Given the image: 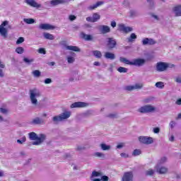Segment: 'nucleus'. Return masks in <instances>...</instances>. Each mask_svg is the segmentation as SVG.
<instances>
[{
	"instance_id": "1",
	"label": "nucleus",
	"mask_w": 181,
	"mask_h": 181,
	"mask_svg": "<svg viewBox=\"0 0 181 181\" xmlns=\"http://www.w3.org/2000/svg\"><path fill=\"white\" fill-rule=\"evenodd\" d=\"M28 136L30 139V141H34L32 143V145H35V146H39V145H42L43 142L46 141V134H40L37 135V134L35 132H30L28 134Z\"/></svg>"
},
{
	"instance_id": "7",
	"label": "nucleus",
	"mask_w": 181,
	"mask_h": 181,
	"mask_svg": "<svg viewBox=\"0 0 181 181\" xmlns=\"http://www.w3.org/2000/svg\"><path fill=\"white\" fill-rule=\"evenodd\" d=\"M142 88H144V83H136L124 87L125 91H134V90H142Z\"/></svg>"
},
{
	"instance_id": "3",
	"label": "nucleus",
	"mask_w": 181,
	"mask_h": 181,
	"mask_svg": "<svg viewBox=\"0 0 181 181\" xmlns=\"http://www.w3.org/2000/svg\"><path fill=\"white\" fill-rule=\"evenodd\" d=\"M8 29H12V25H9V21H4L0 25V35L4 39L8 38Z\"/></svg>"
},
{
	"instance_id": "26",
	"label": "nucleus",
	"mask_w": 181,
	"mask_h": 181,
	"mask_svg": "<svg viewBox=\"0 0 181 181\" xmlns=\"http://www.w3.org/2000/svg\"><path fill=\"white\" fill-rule=\"evenodd\" d=\"M138 36H136V34L132 33L129 37H127V42L129 43H132L136 40V38Z\"/></svg>"
},
{
	"instance_id": "34",
	"label": "nucleus",
	"mask_w": 181,
	"mask_h": 181,
	"mask_svg": "<svg viewBox=\"0 0 181 181\" xmlns=\"http://www.w3.org/2000/svg\"><path fill=\"white\" fill-rule=\"evenodd\" d=\"M23 22L27 23V25H33V23H36V21L33 18H23Z\"/></svg>"
},
{
	"instance_id": "35",
	"label": "nucleus",
	"mask_w": 181,
	"mask_h": 181,
	"mask_svg": "<svg viewBox=\"0 0 181 181\" xmlns=\"http://www.w3.org/2000/svg\"><path fill=\"white\" fill-rule=\"evenodd\" d=\"M93 54L96 59H101L103 57V54L99 50L93 51Z\"/></svg>"
},
{
	"instance_id": "9",
	"label": "nucleus",
	"mask_w": 181,
	"mask_h": 181,
	"mask_svg": "<svg viewBox=\"0 0 181 181\" xmlns=\"http://www.w3.org/2000/svg\"><path fill=\"white\" fill-rule=\"evenodd\" d=\"M117 30L119 32H124V33H129V32H132L134 28L132 27H127L124 23H119L117 25Z\"/></svg>"
},
{
	"instance_id": "23",
	"label": "nucleus",
	"mask_w": 181,
	"mask_h": 181,
	"mask_svg": "<svg viewBox=\"0 0 181 181\" xmlns=\"http://www.w3.org/2000/svg\"><path fill=\"white\" fill-rule=\"evenodd\" d=\"M104 1H98L96 4L90 5L88 7V9L89 11H93V9H97L98 6H101V5H103Z\"/></svg>"
},
{
	"instance_id": "56",
	"label": "nucleus",
	"mask_w": 181,
	"mask_h": 181,
	"mask_svg": "<svg viewBox=\"0 0 181 181\" xmlns=\"http://www.w3.org/2000/svg\"><path fill=\"white\" fill-rule=\"evenodd\" d=\"M69 21H76V19H77V17H76V16L74 15H70L69 16Z\"/></svg>"
},
{
	"instance_id": "16",
	"label": "nucleus",
	"mask_w": 181,
	"mask_h": 181,
	"mask_svg": "<svg viewBox=\"0 0 181 181\" xmlns=\"http://www.w3.org/2000/svg\"><path fill=\"white\" fill-rule=\"evenodd\" d=\"M69 2L70 0H52L49 4L52 6H57V5H64Z\"/></svg>"
},
{
	"instance_id": "10",
	"label": "nucleus",
	"mask_w": 181,
	"mask_h": 181,
	"mask_svg": "<svg viewBox=\"0 0 181 181\" xmlns=\"http://www.w3.org/2000/svg\"><path fill=\"white\" fill-rule=\"evenodd\" d=\"M117 46V41L114 37H108L107 38V47L109 49V50H111L112 49H115V47Z\"/></svg>"
},
{
	"instance_id": "11",
	"label": "nucleus",
	"mask_w": 181,
	"mask_h": 181,
	"mask_svg": "<svg viewBox=\"0 0 181 181\" xmlns=\"http://www.w3.org/2000/svg\"><path fill=\"white\" fill-rule=\"evenodd\" d=\"M146 61L144 59H134L130 63L131 66H136V67H141L145 64Z\"/></svg>"
},
{
	"instance_id": "41",
	"label": "nucleus",
	"mask_w": 181,
	"mask_h": 181,
	"mask_svg": "<svg viewBox=\"0 0 181 181\" xmlns=\"http://www.w3.org/2000/svg\"><path fill=\"white\" fill-rule=\"evenodd\" d=\"M26 142V136H23L21 139L17 140V144H19V145H23Z\"/></svg>"
},
{
	"instance_id": "27",
	"label": "nucleus",
	"mask_w": 181,
	"mask_h": 181,
	"mask_svg": "<svg viewBox=\"0 0 181 181\" xmlns=\"http://www.w3.org/2000/svg\"><path fill=\"white\" fill-rule=\"evenodd\" d=\"M105 59H109V60H115V54L107 52L105 53Z\"/></svg>"
},
{
	"instance_id": "42",
	"label": "nucleus",
	"mask_w": 181,
	"mask_h": 181,
	"mask_svg": "<svg viewBox=\"0 0 181 181\" xmlns=\"http://www.w3.org/2000/svg\"><path fill=\"white\" fill-rule=\"evenodd\" d=\"M98 176H103V173L97 172L95 170L92 173V177H98Z\"/></svg>"
},
{
	"instance_id": "44",
	"label": "nucleus",
	"mask_w": 181,
	"mask_h": 181,
	"mask_svg": "<svg viewBox=\"0 0 181 181\" xmlns=\"http://www.w3.org/2000/svg\"><path fill=\"white\" fill-rule=\"evenodd\" d=\"M16 53H18V54H22L23 53V52H25V49H23V47H18L16 49Z\"/></svg>"
},
{
	"instance_id": "52",
	"label": "nucleus",
	"mask_w": 181,
	"mask_h": 181,
	"mask_svg": "<svg viewBox=\"0 0 181 181\" xmlns=\"http://www.w3.org/2000/svg\"><path fill=\"white\" fill-rule=\"evenodd\" d=\"M173 67H175V65L173 64H169L166 63V69H173Z\"/></svg>"
},
{
	"instance_id": "59",
	"label": "nucleus",
	"mask_w": 181,
	"mask_h": 181,
	"mask_svg": "<svg viewBox=\"0 0 181 181\" xmlns=\"http://www.w3.org/2000/svg\"><path fill=\"white\" fill-rule=\"evenodd\" d=\"M44 83L45 84H50V83H52V79L51 78H46L45 81H44Z\"/></svg>"
},
{
	"instance_id": "54",
	"label": "nucleus",
	"mask_w": 181,
	"mask_h": 181,
	"mask_svg": "<svg viewBox=\"0 0 181 181\" xmlns=\"http://www.w3.org/2000/svg\"><path fill=\"white\" fill-rule=\"evenodd\" d=\"M108 181L110 180V177H108V176L107 175H103L101 179H100V181Z\"/></svg>"
},
{
	"instance_id": "8",
	"label": "nucleus",
	"mask_w": 181,
	"mask_h": 181,
	"mask_svg": "<svg viewBox=\"0 0 181 181\" xmlns=\"http://www.w3.org/2000/svg\"><path fill=\"white\" fill-rule=\"evenodd\" d=\"M155 169L158 175H166L169 173V168L164 165H156Z\"/></svg>"
},
{
	"instance_id": "18",
	"label": "nucleus",
	"mask_w": 181,
	"mask_h": 181,
	"mask_svg": "<svg viewBox=\"0 0 181 181\" xmlns=\"http://www.w3.org/2000/svg\"><path fill=\"white\" fill-rule=\"evenodd\" d=\"M24 1L27 5H29L33 8H40L42 6V5L37 4L35 0H25Z\"/></svg>"
},
{
	"instance_id": "4",
	"label": "nucleus",
	"mask_w": 181,
	"mask_h": 181,
	"mask_svg": "<svg viewBox=\"0 0 181 181\" xmlns=\"http://www.w3.org/2000/svg\"><path fill=\"white\" fill-rule=\"evenodd\" d=\"M71 115V112L69 111H65L59 115L53 117L52 121L54 124H59V122H62V121H64V119L70 118Z\"/></svg>"
},
{
	"instance_id": "39",
	"label": "nucleus",
	"mask_w": 181,
	"mask_h": 181,
	"mask_svg": "<svg viewBox=\"0 0 181 181\" xmlns=\"http://www.w3.org/2000/svg\"><path fill=\"white\" fill-rule=\"evenodd\" d=\"M66 60H67V62L69 63V64H71L74 63V62H76V58H74V57L68 56L66 57Z\"/></svg>"
},
{
	"instance_id": "57",
	"label": "nucleus",
	"mask_w": 181,
	"mask_h": 181,
	"mask_svg": "<svg viewBox=\"0 0 181 181\" xmlns=\"http://www.w3.org/2000/svg\"><path fill=\"white\" fill-rule=\"evenodd\" d=\"M122 4L123 6H128L129 5V1L124 0Z\"/></svg>"
},
{
	"instance_id": "50",
	"label": "nucleus",
	"mask_w": 181,
	"mask_h": 181,
	"mask_svg": "<svg viewBox=\"0 0 181 181\" xmlns=\"http://www.w3.org/2000/svg\"><path fill=\"white\" fill-rule=\"evenodd\" d=\"M84 149H86V147L83 146H76V151H84Z\"/></svg>"
},
{
	"instance_id": "29",
	"label": "nucleus",
	"mask_w": 181,
	"mask_h": 181,
	"mask_svg": "<svg viewBox=\"0 0 181 181\" xmlns=\"http://www.w3.org/2000/svg\"><path fill=\"white\" fill-rule=\"evenodd\" d=\"M100 148L102 149V151H110L111 150V146L107 145L106 144L102 143L100 144Z\"/></svg>"
},
{
	"instance_id": "24",
	"label": "nucleus",
	"mask_w": 181,
	"mask_h": 181,
	"mask_svg": "<svg viewBox=\"0 0 181 181\" xmlns=\"http://www.w3.org/2000/svg\"><path fill=\"white\" fill-rule=\"evenodd\" d=\"M66 50H71L72 52H81V49L77 47V46H73V45H66Z\"/></svg>"
},
{
	"instance_id": "25",
	"label": "nucleus",
	"mask_w": 181,
	"mask_h": 181,
	"mask_svg": "<svg viewBox=\"0 0 181 181\" xmlns=\"http://www.w3.org/2000/svg\"><path fill=\"white\" fill-rule=\"evenodd\" d=\"M175 16H181V5H178L173 9Z\"/></svg>"
},
{
	"instance_id": "38",
	"label": "nucleus",
	"mask_w": 181,
	"mask_h": 181,
	"mask_svg": "<svg viewBox=\"0 0 181 181\" xmlns=\"http://www.w3.org/2000/svg\"><path fill=\"white\" fill-rule=\"evenodd\" d=\"M146 176H153L155 175V170L148 169L145 172Z\"/></svg>"
},
{
	"instance_id": "13",
	"label": "nucleus",
	"mask_w": 181,
	"mask_h": 181,
	"mask_svg": "<svg viewBox=\"0 0 181 181\" xmlns=\"http://www.w3.org/2000/svg\"><path fill=\"white\" fill-rule=\"evenodd\" d=\"M141 43L143 46H146V45L152 46L153 45H156V41L153 38L146 37L142 40Z\"/></svg>"
},
{
	"instance_id": "14",
	"label": "nucleus",
	"mask_w": 181,
	"mask_h": 181,
	"mask_svg": "<svg viewBox=\"0 0 181 181\" xmlns=\"http://www.w3.org/2000/svg\"><path fill=\"white\" fill-rule=\"evenodd\" d=\"M88 107V103L84 102H75L70 106L71 108H84Z\"/></svg>"
},
{
	"instance_id": "46",
	"label": "nucleus",
	"mask_w": 181,
	"mask_h": 181,
	"mask_svg": "<svg viewBox=\"0 0 181 181\" xmlns=\"http://www.w3.org/2000/svg\"><path fill=\"white\" fill-rule=\"evenodd\" d=\"M147 2L149 4V9H153V8L155 6V1H153V0H147Z\"/></svg>"
},
{
	"instance_id": "33",
	"label": "nucleus",
	"mask_w": 181,
	"mask_h": 181,
	"mask_svg": "<svg viewBox=\"0 0 181 181\" xmlns=\"http://www.w3.org/2000/svg\"><path fill=\"white\" fill-rule=\"evenodd\" d=\"M43 36L45 39L49 40H54V36L49 33H44Z\"/></svg>"
},
{
	"instance_id": "63",
	"label": "nucleus",
	"mask_w": 181,
	"mask_h": 181,
	"mask_svg": "<svg viewBox=\"0 0 181 181\" xmlns=\"http://www.w3.org/2000/svg\"><path fill=\"white\" fill-rule=\"evenodd\" d=\"M110 26H112V28H116L117 27V22H115V21H111Z\"/></svg>"
},
{
	"instance_id": "62",
	"label": "nucleus",
	"mask_w": 181,
	"mask_h": 181,
	"mask_svg": "<svg viewBox=\"0 0 181 181\" xmlns=\"http://www.w3.org/2000/svg\"><path fill=\"white\" fill-rule=\"evenodd\" d=\"M120 156H122V158H127L129 157V156L127 153H120Z\"/></svg>"
},
{
	"instance_id": "36",
	"label": "nucleus",
	"mask_w": 181,
	"mask_h": 181,
	"mask_svg": "<svg viewBox=\"0 0 181 181\" xmlns=\"http://www.w3.org/2000/svg\"><path fill=\"white\" fill-rule=\"evenodd\" d=\"M92 18L94 21V22H98V21H100V19H101V16H100V14H98V13H94L92 16Z\"/></svg>"
},
{
	"instance_id": "55",
	"label": "nucleus",
	"mask_w": 181,
	"mask_h": 181,
	"mask_svg": "<svg viewBox=\"0 0 181 181\" xmlns=\"http://www.w3.org/2000/svg\"><path fill=\"white\" fill-rule=\"evenodd\" d=\"M171 129H173V128H175V126L176 125V122L175 121H171L169 124Z\"/></svg>"
},
{
	"instance_id": "5",
	"label": "nucleus",
	"mask_w": 181,
	"mask_h": 181,
	"mask_svg": "<svg viewBox=\"0 0 181 181\" xmlns=\"http://www.w3.org/2000/svg\"><path fill=\"white\" fill-rule=\"evenodd\" d=\"M155 111H156V107L152 105H145L137 110V112H140V114H149L155 112Z\"/></svg>"
},
{
	"instance_id": "31",
	"label": "nucleus",
	"mask_w": 181,
	"mask_h": 181,
	"mask_svg": "<svg viewBox=\"0 0 181 181\" xmlns=\"http://www.w3.org/2000/svg\"><path fill=\"white\" fill-rule=\"evenodd\" d=\"M166 162H168V157L163 156L158 160L156 165H163L164 163H166Z\"/></svg>"
},
{
	"instance_id": "48",
	"label": "nucleus",
	"mask_w": 181,
	"mask_h": 181,
	"mask_svg": "<svg viewBox=\"0 0 181 181\" xmlns=\"http://www.w3.org/2000/svg\"><path fill=\"white\" fill-rule=\"evenodd\" d=\"M24 42H25V38L23 37H20L16 41V45H21V43H23Z\"/></svg>"
},
{
	"instance_id": "53",
	"label": "nucleus",
	"mask_w": 181,
	"mask_h": 181,
	"mask_svg": "<svg viewBox=\"0 0 181 181\" xmlns=\"http://www.w3.org/2000/svg\"><path fill=\"white\" fill-rule=\"evenodd\" d=\"M129 15H130V17L132 18L135 16V15H136V11L135 10H131L129 11Z\"/></svg>"
},
{
	"instance_id": "51",
	"label": "nucleus",
	"mask_w": 181,
	"mask_h": 181,
	"mask_svg": "<svg viewBox=\"0 0 181 181\" xmlns=\"http://www.w3.org/2000/svg\"><path fill=\"white\" fill-rule=\"evenodd\" d=\"M38 53H40V54H46V50L45 49V48H40L38 49Z\"/></svg>"
},
{
	"instance_id": "58",
	"label": "nucleus",
	"mask_w": 181,
	"mask_h": 181,
	"mask_svg": "<svg viewBox=\"0 0 181 181\" xmlns=\"http://www.w3.org/2000/svg\"><path fill=\"white\" fill-rule=\"evenodd\" d=\"M87 22H90L91 23H95L94 19L93 17H87L86 18Z\"/></svg>"
},
{
	"instance_id": "15",
	"label": "nucleus",
	"mask_w": 181,
	"mask_h": 181,
	"mask_svg": "<svg viewBox=\"0 0 181 181\" xmlns=\"http://www.w3.org/2000/svg\"><path fill=\"white\" fill-rule=\"evenodd\" d=\"M98 29L102 33V35H105V33H110V32H111V28L110 26L105 25H99Z\"/></svg>"
},
{
	"instance_id": "22",
	"label": "nucleus",
	"mask_w": 181,
	"mask_h": 181,
	"mask_svg": "<svg viewBox=\"0 0 181 181\" xmlns=\"http://www.w3.org/2000/svg\"><path fill=\"white\" fill-rule=\"evenodd\" d=\"M93 110H88L78 115V117H81V118H90V117H93Z\"/></svg>"
},
{
	"instance_id": "20",
	"label": "nucleus",
	"mask_w": 181,
	"mask_h": 181,
	"mask_svg": "<svg viewBox=\"0 0 181 181\" xmlns=\"http://www.w3.org/2000/svg\"><path fill=\"white\" fill-rule=\"evenodd\" d=\"M33 125H45V120L39 117H35L31 122Z\"/></svg>"
},
{
	"instance_id": "64",
	"label": "nucleus",
	"mask_w": 181,
	"mask_h": 181,
	"mask_svg": "<svg viewBox=\"0 0 181 181\" xmlns=\"http://www.w3.org/2000/svg\"><path fill=\"white\" fill-rule=\"evenodd\" d=\"M175 104L177 105H181V98H179L176 100Z\"/></svg>"
},
{
	"instance_id": "2",
	"label": "nucleus",
	"mask_w": 181,
	"mask_h": 181,
	"mask_svg": "<svg viewBox=\"0 0 181 181\" xmlns=\"http://www.w3.org/2000/svg\"><path fill=\"white\" fill-rule=\"evenodd\" d=\"M29 94L31 104L34 105V107L39 105L37 98H39V97H42V93H40V91H39V90L37 88H33L29 90Z\"/></svg>"
},
{
	"instance_id": "19",
	"label": "nucleus",
	"mask_w": 181,
	"mask_h": 181,
	"mask_svg": "<svg viewBox=\"0 0 181 181\" xmlns=\"http://www.w3.org/2000/svg\"><path fill=\"white\" fill-rule=\"evenodd\" d=\"M157 71H166V62H158L156 64Z\"/></svg>"
},
{
	"instance_id": "47",
	"label": "nucleus",
	"mask_w": 181,
	"mask_h": 181,
	"mask_svg": "<svg viewBox=\"0 0 181 181\" xmlns=\"http://www.w3.org/2000/svg\"><path fill=\"white\" fill-rule=\"evenodd\" d=\"M34 77H40L41 72L39 70H35L32 72Z\"/></svg>"
},
{
	"instance_id": "60",
	"label": "nucleus",
	"mask_w": 181,
	"mask_h": 181,
	"mask_svg": "<svg viewBox=\"0 0 181 181\" xmlns=\"http://www.w3.org/2000/svg\"><path fill=\"white\" fill-rule=\"evenodd\" d=\"M0 112H1V114H8V110H6L5 108H1Z\"/></svg>"
},
{
	"instance_id": "12",
	"label": "nucleus",
	"mask_w": 181,
	"mask_h": 181,
	"mask_svg": "<svg viewBox=\"0 0 181 181\" xmlns=\"http://www.w3.org/2000/svg\"><path fill=\"white\" fill-rule=\"evenodd\" d=\"M134 180V173L132 171L126 172L124 173L122 181H133Z\"/></svg>"
},
{
	"instance_id": "17",
	"label": "nucleus",
	"mask_w": 181,
	"mask_h": 181,
	"mask_svg": "<svg viewBox=\"0 0 181 181\" xmlns=\"http://www.w3.org/2000/svg\"><path fill=\"white\" fill-rule=\"evenodd\" d=\"M39 29L42 30H53L55 27L49 23H42L39 25Z\"/></svg>"
},
{
	"instance_id": "30",
	"label": "nucleus",
	"mask_w": 181,
	"mask_h": 181,
	"mask_svg": "<svg viewBox=\"0 0 181 181\" xmlns=\"http://www.w3.org/2000/svg\"><path fill=\"white\" fill-rule=\"evenodd\" d=\"M23 62H24V63H25V64L30 66V64H32L33 63V62H35V59H33V58L29 59L28 57H24L23 59Z\"/></svg>"
},
{
	"instance_id": "49",
	"label": "nucleus",
	"mask_w": 181,
	"mask_h": 181,
	"mask_svg": "<svg viewBox=\"0 0 181 181\" xmlns=\"http://www.w3.org/2000/svg\"><path fill=\"white\" fill-rule=\"evenodd\" d=\"M153 132L154 134H159L160 132V128H159V127H154L153 129Z\"/></svg>"
},
{
	"instance_id": "21",
	"label": "nucleus",
	"mask_w": 181,
	"mask_h": 181,
	"mask_svg": "<svg viewBox=\"0 0 181 181\" xmlns=\"http://www.w3.org/2000/svg\"><path fill=\"white\" fill-rule=\"evenodd\" d=\"M80 37L81 39H83V40H86L87 42H91V40H94V37L91 35H87L84 33H81Z\"/></svg>"
},
{
	"instance_id": "32",
	"label": "nucleus",
	"mask_w": 181,
	"mask_h": 181,
	"mask_svg": "<svg viewBox=\"0 0 181 181\" xmlns=\"http://www.w3.org/2000/svg\"><path fill=\"white\" fill-rule=\"evenodd\" d=\"M93 156H95V158H100V159H105V154L101 152L94 153Z\"/></svg>"
},
{
	"instance_id": "43",
	"label": "nucleus",
	"mask_w": 181,
	"mask_h": 181,
	"mask_svg": "<svg viewBox=\"0 0 181 181\" xmlns=\"http://www.w3.org/2000/svg\"><path fill=\"white\" fill-rule=\"evenodd\" d=\"M117 71H119V73H128V69L125 67L119 66L117 69Z\"/></svg>"
},
{
	"instance_id": "6",
	"label": "nucleus",
	"mask_w": 181,
	"mask_h": 181,
	"mask_svg": "<svg viewBox=\"0 0 181 181\" xmlns=\"http://www.w3.org/2000/svg\"><path fill=\"white\" fill-rule=\"evenodd\" d=\"M139 142L144 145H151L153 144V138L148 136H140L138 138Z\"/></svg>"
},
{
	"instance_id": "37",
	"label": "nucleus",
	"mask_w": 181,
	"mask_h": 181,
	"mask_svg": "<svg viewBox=\"0 0 181 181\" xmlns=\"http://www.w3.org/2000/svg\"><path fill=\"white\" fill-rule=\"evenodd\" d=\"M119 62H121V63H125V64H129V66H131V63H132L131 61H129L127 58L122 57H121L119 58Z\"/></svg>"
},
{
	"instance_id": "40",
	"label": "nucleus",
	"mask_w": 181,
	"mask_h": 181,
	"mask_svg": "<svg viewBox=\"0 0 181 181\" xmlns=\"http://www.w3.org/2000/svg\"><path fill=\"white\" fill-rule=\"evenodd\" d=\"M155 86L157 88H161L162 89V88H165V83L162 81H159V82L156 83Z\"/></svg>"
},
{
	"instance_id": "45",
	"label": "nucleus",
	"mask_w": 181,
	"mask_h": 181,
	"mask_svg": "<svg viewBox=\"0 0 181 181\" xmlns=\"http://www.w3.org/2000/svg\"><path fill=\"white\" fill-rule=\"evenodd\" d=\"M141 153H142V151H141V150L135 149L134 150L132 155L133 156H139V155H141Z\"/></svg>"
},
{
	"instance_id": "28",
	"label": "nucleus",
	"mask_w": 181,
	"mask_h": 181,
	"mask_svg": "<svg viewBox=\"0 0 181 181\" xmlns=\"http://www.w3.org/2000/svg\"><path fill=\"white\" fill-rule=\"evenodd\" d=\"M78 78V71H74L72 72V77L69 78V81H77Z\"/></svg>"
},
{
	"instance_id": "61",
	"label": "nucleus",
	"mask_w": 181,
	"mask_h": 181,
	"mask_svg": "<svg viewBox=\"0 0 181 181\" xmlns=\"http://www.w3.org/2000/svg\"><path fill=\"white\" fill-rule=\"evenodd\" d=\"M19 155L20 156H21V158H23L24 156H26V152L24 151H20Z\"/></svg>"
}]
</instances>
